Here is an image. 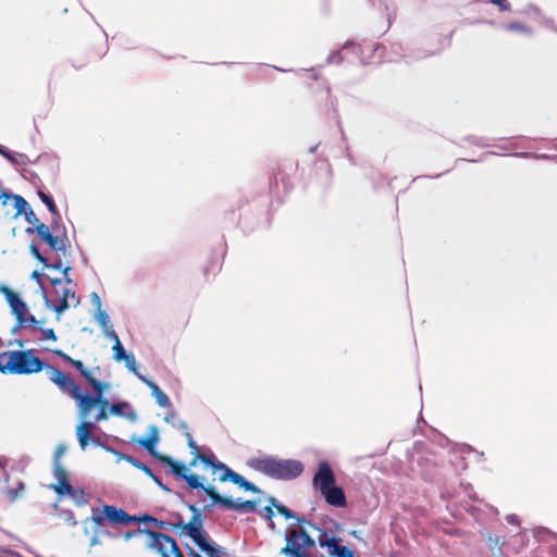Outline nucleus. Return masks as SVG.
Instances as JSON below:
<instances>
[{
	"label": "nucleus",
	"mask_w": 557,
	"mask_h": 557,
	"mask_svg": "<svg viewBox=\"0 0 557 557\" xmlns=\"http://www.w3.org/2000/svg\"><path fill=\"white\" fill-rule=\"evenodd\" d=\"M13 196L14 194L4 190L0 195V201H2L3 205H5L9 199H13Z\"/></svg>",
	"instance_id": "64"
},
{
	"label": "nucleus",
	"mask_w": 557,
	"mask_h": 557,
	"mask_svg": "<svg viewBox=\"0 0 557 557\" xmlns=\"http://www.w3.org/2000/svg\"><path fill=\"white\" fill-rule=\"evenodd\" d=\"M38 197L40 198V200L47 206L49 212L52 214V215H57V211L58 208L55 206V202L53 200V197L49 194H46L41 190H38Z\"/></svg>",
	"instance_id": "30"
},
{
	"label": "nucleus",
	"mask_w": 557,
	"mask_h": 557,
	"mask_svg": "<svg viewBox=\"0 0 557 557\" xmlns=\"http://www.w3.org/2000/svg\"><path fill=\"white\" fill-rule=\"evenodd\" d=\"M90 443L94 444V446H96V447H102L103 444H104L99 436H96V435H94L91 433H90V442H89V444Z\"/></svg>",
	"instance_id": "62"
},
{
	"label": "nucleus",
	"mask_w": 557,
	"mask_h": 557,
	"mask_svg": "<svg viewBox=\"0 0 557 557\" xmlns=\"http://www.w3.org/2000/svg\"><path fill=\"white\" fill-rule=\"evenodd\" d=\"M16 159H17V164H28V163H40V162H46V161H50L51 160V157L47 153L45 154H40L37 157V159L35 161H30V159L24 154V153H16Z\"/></svg>",
	"instance_id": "31"
},
{
	"label": "nucleus",
	"mask_w": 557,
	"mask_h": 557,
	"mask_svg": "<svg viewBox=\"0 0 557 557\" xmlns=\"http://www.w3.org/2000/svg\"><path fill=\"white\" fill-rule=\"evenodd\" d=\"M29 252L38 262H47V258L40 252L38 246L35 243L29 245Z\"/></svg>",
	"instance_id": "42"
},
{
	"label": "nucleus",
	"mask_w": 557,
	"mask_h": 557,
	"mask_svg": "<svg viewBox=\"0 0 557 557\" xmlns=\"http://www.w3.org/2000/svg\"><path fill=\"white\" fill-rule=\"evenodd\" d=\"M137 520V516H131L123 508L113 505H103L102 509L94 507L91 509V517L87 521H92L96 525L102 527L106 521L113 525H128Z\"/></svg>",
	"instance_id": "6"
},
{
	"label": "nucleus",
	"mask_w": 557,
	"mask_h": 557,
	"mask_svg": "<svg viewBox=\"0 0 557 557\" xmlns=\"http://www.w3.org/2000/svg\"><path fill=\"white\" fill-rule=\"evenodd\" d=\"M14 201V209L16 210V213L14 218H18L21 214H25L30 209L29 203L21 196V195H14L13 196Z\"/></svg>",
	"instance_id": "26"
},
{
	"label": "nucleus",
	"mask_w": 557,
	"mask_h": 557,
	"mask_svg": "<svg viewBox=\"0 0 557 557\" xmlns=\"http://www.w3.org/2000/svg\"><path fill=\"white\" fill-rule=\"evenodd\" d=\"M35 331L41 332L40 341H53L58 339L53 329L35 327Z\"/></svg>",
	"instance_id": "40"
},
{
	"label": "nucleus",
	"mask_w": 557,
	"mask_h": 557,
	"mask_svg": "<svg viewBox=\"0 0 557 557\" xmlns=\"http://www.w3.org/2000/svg\"><path fill=\"white\" fill-rule=\"evenodd\" d=\"M308 525H310L313 530L319 531L318 536V544L321 547V542H327L330 539H332L334 535L330 534L326 530L319 528L315 523H312L307 520L306 522Z\"/></svg>",
	"instance_id": "37"
},
{
	"label": "nucleus",
	"mask_w": 557,
	"mask_h": 557,
	"mask_svg": "<svg viewBox=\"0 0 557 557\" xmlns=\"http://www.w3.org/2000/svg\"><path fill=\"white\" fill-rule=\"evenodd\" d=\"M61 298H65L66 300L69 298H72L75 300L74 302V307H77L79 305V297L76 296L75 292H71L69 288H64L62 290V296Z\"/></svg>",
	"instance_id": "48"
},
{
	"label": "nucleus",
	"mask_w": 557,
	"mask_h": 557,
	"mask_svg": "<svg viewBox=\"0 0 557 557\" xmlns=\"http://www.w3.org/2000/svg\"><path fill=\"white\" fill-rule=\"evenodd\" d=\"M91 304L96 307L97 312L101 309V299L97 293L91 294Z\"/></svg>",
	"instance_id": "59"
},
{
	"label": "nucleus",
	"mask_w": 557,
	"mask_h": 557,
	"mask_svg": "<svg viewBox=\"0 0 557 557\" xmlns=\"http://www.w3.org/2000/svg\"><path fill=\"white\" fill-rule=\"evenodd\" d=\"M248 466L268 478L278 481H292L304 472V463L296 459H280L267 455L248 460Z\"/></svg>",
	"instance_id": "1"
},
{
	"label": "nucleus",
	"mask_w": 557,
	"mask_h": 557,
	"mask_svg": "<svg viewBox=\"0 0 557 557\" xmlns=\"http://www.w3.org/2000/svg\"><path fill=\"white\" fill-rule=\"evenodd\" d=\"M146 534L151 537L150 548L156 549L162 557H170V554L165 547V544L170 545V550L173 554V541L172 536L163 533H158L152 530L146 531Z\"/></svg>",
	"instance_id": "13"
},
{
	"label": "nucleus",
	"mask_w": 557,
	"mask_h": 557,
	"mask_svg": "<svg viewBox=\"0 0 557 557\" xmlns=\"http://www.w3.org/2000/svg\"><path fill=\"white\" fill-rule=\"evenodd\" d=\"M197 483L198 486L190 487L191 490H201L203 491L211 499V506H221L228 510H235L238 512H253L256 511L257 502L256 500H243L240 498H237L236 500H233L230 497L221 496L214 486L212 485H205L201 482V478L197 475Z\"/></svg>",
	"instance_id": "5"
},
{
	"label": "nucleus",
	"mask_w": 557,
	"mask_h": 557,
	"mask_svg": "<svg viewBox=\"0 0 557 557\" xmlns=\"http://www.w3.org/2000/svg\"><path fill=\"white\" fill-rule=\"evenodd\" d=\"M336 557H355V552L348 546L341 545Z\"/></svg>",
	"instance_id": "50"
},
{
	"label": "nucleus",
	"mask_w": 557,
	"mask_h": 557,
	"mask_svg": "<svg viewBox=\"0 0 557 557\" xmlns=\"http://www.w3.org/2000/svg\"><path fill=\"white\" fill-rule=\"evenodd\" d=\"M506 520H507V522H508V523H510V524H517V525H519V524H520V519H519V517H518L517 515H515V513H510V515H508V516L506 517Z\"/></svg>",
	"instance_id": "63"
},
{
	"label": "nucleus",
	"mask_w": 557,
	"mask_h": 557,
	"mask_svg": "<svg viewBox=\"0 0 557 557\" xmlns=\"http://www.w3.org/2000/svg\"><path fill=\"white\" fill-rule=\"evenodd\" d=\"M11 308L12 314L15 317L16 321L23 322L24 314H27V305L25 301L21 299L20 296H17L15 299L10 301L9 304Z\"/></svg>",
	"instance_id": "22"
},
{
	"label": "nucleus",
	"mask_w": 557,
	"mask_h": 557,
	"mask_svg": "<svg viewBox=\"0 0 557 557\" xmlns=\"http://www.w3.org/2000/svg\"><path fill=\"white\" fill-rule=\"evenodd\" d=\"M149 478H151V480L162 490L164 491L165 493H171L172 490L165 485L158 475H156L154 473H152V475H150Z\"/></svg>",
	"instance_id": "53"
},
{
	"label": "nucleus",
	"mask_w": 557,
	"mask_h": 557,
	"mask_svg": "<svg viewBox=\"0 0 557 557\" xmlns=\"http://www.w3.org/2000/svg\"><path fill=\"white\" fill-rule=\"evenodd\" d=\"M126 461L131 463L133 467L141 470L144 473H146L148 476L152 475V470L140 460L136 459L135 457H128L126 458Z\"/></svg>",
	"instance_id": "38"
},
{
	"label": "nucleus",
	"mask_w": 557,
	"mask_h": 557,
	"mask_svg": "<svg viewBox=\"0 0 557 557\" xmlns=\"http://www.w3.org/2000/svg\"><path fill=\"white\" fill-rule=\"evenodd\" d=\"M104 335L112 339L114 342V344L116 343V338H119L116 332L113 330V326L109 327L107 331L103 332Z\"/></svg>",
	"instance_id": "60"
},
{
	"label": "nucleus",
	"mask_w": 557,
	"mask_h": 557,
	"mask_svg": "<svg viewBox=\"0 0 557 557\" xmlns=\"http://www.w3.org/2000/svg\"><path fill=\"white\" fill-rule=\"evenodd\" d=\"M24 216H25L26 222L32 224L33 226H37V224H44L36 216L35 212L33 211L32 208L27 212H25Z\"/></svg>",
	"instance_id": "47"
},
{
	"label": "nucleus",
	"mask_w": 557,
	"mask_h": 557,
	"mask_svg": "<svg viewBox=\"0 0 557 557\" xmlns=\"http://www.w3.org/2000/svg\"><path fill=\"white\" fill-rule=\"evenodd\" d=\"M268 503L273 506L278 513H281L285 519H295L298 523H306L307 520L304 517H299L292 509L284 506L280 500H277L274 496H269L267 498Z\"/></svg>",
	"instance_id": "21"
},
{
	"label": "nucleus",
	"mask_w": 557,
	"mask_h": 557,
	"mask_svg": "<svg viewBox=\"0 0 557 557\" xmlns=\"http://www.w3.org/2000/svg\"><path fill=\"white\" fill-rule=\"evenodd\" d=\"M42 298H44L46 307L55 311L58 314H62L70 308L69 300H66L65 298H61L58 304H53L49 299L46 288H42Z\"/></svg>",
	"instance_id": "23"
},
{
	"label": "nucleus",
	"mask_w": 557,
	"mask_h": 557,
	"mask_svg": "<svg viewBox=\"0 0 557 557\" xmlns=\"http://www.w3.org/2000/svg\"><path fill=\"white\" fill-rule=\"evenodd\" d=\"M346 49H351L352 53L358 57L361 49H360V46L359 45H355L354 42H346L344 46H343V50H346Z\"/></svg>",
	"instance_id": "56"
},
{
	"label": "nucleus",
	"mask_w": 557,
	"mask_h": 557,
	"mask_svg": "<svg viewBox=\"0 0 557 557\" xmlns=\"http://www.w3.org/2000/svg\"><path fill=\"white\" fill-rule=\"evenodd\" d=\"M485 1L497 5L500 11H509L510 10V3L507 0H485Z\"/></svg>",
	"instance_id": "49"
},
{
	"label": "nucleus",
	"mask_w": 557,
	"mask_h": 557,
	"mask_svg": "<svg viewBox=\"0 0 557 557\" xmlns=\"http://www.w3.org/2000/svg\"><path fill=\"white\" fill-rule=\"evenodd\" d=\"M30 277H32L33 280H35V281L38 283V285H39V287H40V289H41V290H42V288H45V287H44V284H42V277H41V274H40L38 271H34V272L32 273Z\"/></svg>",
	"instance_id": "61"
},
{
	"label": "nucleus",
	"mask_w": 557,
	"mask_h": 557,
	"mask_svg": "<svg viewBox=\"0 0 557 557\" xmlns=\"http://www.w3.org/2000/svg\"><path fill=\"white\" fill-rule=\"evenodd\" d=\"M44 267L47 269H53V270H61L62 269V262L61 260H55L54 262H49L47 259V262H42Z\"/></svg>",
	"instance_id": "57"
},
{
	"label": "nucleus",
	"mask_w": 557,
	"mask_h": 557,
	"mask_svg": "<svg viewBox=\"0 0 557 557\" xmlns=\"http://www.w3.org/2000/svg\"><path fill=\"white\" fill-rule=\"evenodd\" d=\"M55 385L62 393L70 395L77 403L82 398L83 392L81 387L69 375L63 373V375L55 382Z\"/></svg>",
	"instance_id": "17"
},
{
	"label": "nucleus",
	"mask_w": 557,
	"mask_h": 557,
	"mask_svg": "<svg viewBox=\"0 0 557 557\" xmlns=\"http://www.w3.org/2000/svg\"><path fill=\"white\" fill-rule=\"evenodd\" d=\"M88 385L94 389V394L83 392L82 398L77 404L79 417L82 419H87L91 409L96 406L108 409L110 406L108 398L103 395L104 392L110 389V383L96 380Z\"/></svg>",
	"instance_id": "7"
},
{
	"label": "nucleus",
	"mask_w": 557,
	"mask_h": 557,
	"mask_svg": "<svg viewBox=\"0 0 557 557\" xmlns=\"http://www.w3.org/2000/svg\"><path fill=\"white\" fill-rule=\"evenodd\" d=\"M49 227L53 233H59L60 228L61 227L63 228L62 222H61V214L59 211H57V215H52V222Z\"/></svg>",
	"instance_id": "46"
},
{
	"label": "nucleus",
	"mask_w": 557,
	"mask_h": 557,
	"mask_svg": "<svg viewBox=\"0 0 557 557\" xmlns=\"http://www.w3.org/2000/svg\"><path fill=\"white\" fill-rule=\"evenodd\" d=\"M185 437L187 440V445L190 448V454L191 455L200 454L199 447H198L197 443L195 442V440L193 438V435L190 434L189 431H186Z\"/></svg>",
	"instance_id": "44"
},
{
	"label": "nucleus",
	"mask_w": 557,
	"mask_h": 557,
	"mask_svg": "<svg viewBox=\"0 0 557 557\" xmlns=\"http://www.w3.org/2000/svg\"><path fill=\"white\" fill-rule=\"evenodd\" d=\"M299 539L301 550H305L306 548H312L315 546V541L304 529H300L299 531Z\"/></svg>",
	"instance_id": "32"
},
{
	"label": "nucleus",
	"mask_w": 557,
	"mask_h": 557,
	"mask_svg": "<svg viewBox=\"0 0 557 557\" xmlns=\"http://www.w3.org/2000/svg\"><path fill=\"white\" fill-rule=\"evenodd\" d=\"M66 449L67 447L65 444H59L53 456V476L58 481V484L51 485V488L58 495L72 492V484L67 480V472L60 461V458L65 454Z\"/></svg>",
	"instance_id": "8"
},
{
	"label": "nucleus",
	"mask_w": 557,
	"mask_h": 557,
	"mask_svg": "<svg viewBox=\"0 0 557 557\" xmlns=\"http://www.w3.org/2000/svg\"><path fill=\"white\" fill-rule=\"evenodd\" d=\"M65 495L71 496L77 506H84L87 504V498L85 497V493L83 490L75 491L72 487L71 493H64L62 496H65Z\"/></svg>",
	"instance_id": "35"
},
{
	"label": "nucleus",
	"mask_w": 557,
	"mask_h": 557,
	"mask_svg": "<svg viewBox=\"0 0 557 557\" xmlns=\"http://www.w3.org/2000/svg\"><path fill=\"white\" fill-rule=\"evenodd\" d=\"M45 362L34 355L33 349L9 351L7 368L11 374H33L44 370Z\"/></svg>",
	"instance_id": "3"
},
{
	"label": "nucleus",
	"mask_w": 557,
	"mask_h": 557,
	"mask_svg": "<svg viewBox=\"0 0 557 557\" xmlns=\"http://www.w3.org/2000/svg\"><path fill=\"white\" fill-rule=\"evenodd\" d=\"M488 548L496 556H502V546L504 545V541L497 535H490L487 539Z\"/></svg>",
	"instance_id": "28"
},
{
	"label": "nucleus",
	"mask_w": 557,
	"mask_h": 557,
	"mask_svg": "<svg viewBox=\"0 0 557 557\" xmlns=\"http://www.w3.org/2000/svg\"><path fill=\"white\" fill-rule=\"evenodd\" d=\"M186 505L189 511L191 512V519L189 520L188 523H185L181 513L175 512L174 516L177 519V522L171 524V529L175 531L180 530V532L177 533L178 536L186 535L190 537L195 543L207 535L206 531L203 530L205 518L201 515L200 509L195 504Z\"/></svg>",
	"instance_id": "4"
},
{
	"label": "nucleus",
	"mask_w": 557,
	"mask_h": 557,
	"mask_svg": "<svg viewBox=\"0 0 557 557\" xmlns=\"http://www.w3.org/2000/svg\"><path fill=\"white\" fill-rule=\"evenodd\" d=\"M81 424L76 426V436L82 450H86L90 442V433L96 428L95 421L82 419Z\"/></svg>",
	"instance_id": "19"
},
{
	"label": "nucleus",
	"mask_w": 557,
	"mask_h": 557,
	"mask_svg": "<svg viewBox=\"0 0 557 557\" xmlns=\"http://www.w3.org/2000/svg\"><path fill=\"white\" fill-rule=\"evenodd\" d=\"M135 522L153 523L154 525L162 528V529H166V528L171 529V524H172L171 522L159 520L148 513H145L143 516H137V520H135Z\"/></svg>",
	"instance_id": "27"
},
{
	"label": "nucleus",
	"mask_w": 557,
	"mask_h": 557,
	"mask_svg": "<svg viewBox=\"0 0 557 557\" xmlns=\"http://www.w3.org/2000/svg\"><path fill=\"white\" fill-rule=\"evenodd\" d=\"M138 379L151 389V394L156 398L159 407L170 408L172 406L169 396L153 381L143 374H138Z\"/></svg>",
	"instance_id": "18"
},
{
	"label": "nucleus",
	"mask_w": 557,
	"mask_h": 557,
	"mask_svg": "<svg viewBox=\"0 0 557 557\" xmlns=\"http://www.w3.org/2000/svg\"><path fill=\"white\" fill-rule=\"evenodd\" d=\"M44 370L46 371L49 380L54 384L63 375L62 371L47 363H45Z\"/></svg>",
	"instance_id": "36"
},
{
	"label": "nucleus",
	"mask_w": 557,
	"mask_h": 557,
	"mask_svg": "<svg viewBox=\"0 0 557 557\" xmlns=\"http://www.w3.org/2000/svg\"><path fill=\"white\" fill-rule=\"evenodd\" d=\"M524 13L534 16V18H536V21L540 24H542L543 26L549 27V28L554 29L555 32H557V28L555 27L554 22L552 20H549V18L541 16L540 9L536 5L529 4L524 9Z\"/></svg>",
	"instance_id": "24"
},
{
	"label": "nucleus",
	"mask_w": 557,
	"mask_h": 557,
	"mask_svg": "<svg viewBox=\"0 0 557 557\" xmlns=\"http://www.w3.org/2000/svg\"><path fill=\"white\" fill-rule=\"evenodd\" d=\"M146 531H148V529L138 528L136 530H129V531L125 532L123 536H124L125 541H129L131 539H133L134 536H136L138 534H141V533L146 534Z\"/></svg>",
	"instance_id": "52"
},
{
	"label": "nucleus",
	"mask_w": 557,
	"mask_h": 557,
	"mask_svg": "<svg viewBox=\"0 0 557 557\" xmlns=\"http://www.w3.org/2000/svg\"><path fill=\"white\" fill-rule=\"evenodd\" d=\"M108 419V413L106 411V408H99L97 414L95 416V422L98 423L102 420H107Z\"/></svg>",
	"instance_id": "58"
},
{
	"label": "nucleus",
	"mask_w": 557,
	"mask_h": 557,
	"mask_svg": "<svg viewBox=\"0 0 557 557\" xmlns=\"http://www.w3.org/2000/svg\"><path fill=\"white\" fill-rule=\"evenodd\" d=\"M52 354L61 358L65 363L75 368L88 384L97 380L94 376L92 371L88 370L81 360L73 359L61 349H53Z\"/></svg>",
	"instance_id": "14"
},
{
	"label": "nucleus",
	"mask_w": 557,
	"mask_h": 557,
	"mask_svg": "<svg viewBox=\"0 0 557 557\" xmlns=\"http://www.w3.org/2000/svg\"><path fill=\"white\" fill-rule=\"evenodd\" d=\"M273 508L274 507L269 504V506L264 507L263 512L261 513V517L265 520L271 521L274 516Z\"/></svg>",
	"instance_id": "55"
},
{
	"label": "nucleus",
	"mask_w": 557,
	"mask_h": 557,
	"mask_svg": "<svg viewBox=\"0 0 557 557\" xmlns=\"http://www.w3.org/2000/svg\"><path fill=\"white\" fill-rule=\"evenodd\" d=\"M0 154L4 157L12 164H17L16 153L10 151L4 146L0 145Z\"/></svg>",
	"instance_id": "43"
},
{
	"label": "nucleus",
	"mask_w": 557,
	"mask_h": 557,
	"mask_svg": "<svg viewBox=\"0 0 557 557\" xmlns=\"http://www.w3.org/2000/svg\"><path fill=\"white\" fill-rule=\"evenodd\" d=\"M201 462L212 468V470L220 471L221 474L219 475L220 482H233L234 478L236 476L237 472H235L233 469H231L227 465L220 461L215 455H212V457H201Z\"/></svg>",
	"instance_id": "12"
},
{
	"label": "nucleus",
	"mask_w": 557,
	"mask_h": 557,
	"mask_svg": "<svg viewBox=\"0 0 557 557\" xmlns=\"http://www.w3.org/2000/svg\"><path fill=\"white\" fill-rule=\"evenodd\" d=\"M339 539L333 536L327 542H321V547L326 548L330 556L336 557L338 549L341 547L339 545Z\"/></svg>",
	"instance_id": "29"
},
{
	"label": "nucleus",
	"mask_w": 557,
	"mask_h": 557,
	"mask_svg": "<svg viewBox=\"0 0 557 557\" xmlns=\"http://www.w3.org/2000/svg\"><path fill=\"white\" fill-rule=\"evenodd\" d=\"M320 493L324 497L325 502L331 506L342 508L347 504L344 490L336 484L322 490Z\"/></svg>",
	"instance_id": "15"
},
{
	"label": "nucleus",
	"mask_w": 557,
	"mask_h": 557,
	"mask_svg": "<svg viewBox=\"0 0 557 557\" xmlns=\"http://www.w3.org/2000/svg\"><path fill=\"white\" fill-rule=\"evenodd\" d=\"M148 430V436L140 438L132 437V441L138 443L140 447L146 449L152 457L158 459L161 463L170 466V471L176 479L184 480L189 487L198 486L197 474L190 473L188 471V468L184 463L174 460L170 456L160 455L157 451L156 447L160 442L159 430L157 425L151 424L149 425Z\"/></svg>",
	"instance_id": "2"
},
{
	"label": "nucleus",
	"mask_w": 557,
	"mask_h": 557,
	"mask_svg": "<svg viewBox=\"0 0 557 557\" xmlns=\"http://www.w3.org/2000/svg\"><path fill=\"white\" fill-rule=\"evenodd\" d=\"M312 484L314 487L319 488L320 492L335 484V475L327 461H321L319 463V468L313 476Z\"/></svg>",
	"instance_id": "11"
},
{
	"label": "nucleus",
	"mask_w": 557,
	"mask_h": 557,
	"mask_svg": "<svg viewBox=\"0 0 557 557\" xmlns=\"http://www.w3.org/2000/svg\"><path fill=\"white\" fill-rule=\"evenodd\" d=\"M113 358L116 360V361H123V360H126L127 356L129 354H127L120 341V338H116V343L113 345Z\"/></svg>",
	"instance_id": "34"
},
{
	"label": "nucleus",
	"mask_w": 557,
	"mask_h": 557,
	"mask_svg": "<svg viewBox=\"0 0 557 557\" xmlns=\"http://www.w3.org/2000/svg\"><path fill=\"white\" fill-rule=\"evenodd\" d=\"M38 237L41 242L47 244L52 250L55 251H65L69 244L65 226H63L62 235H54L48 225L39 224Z\"/></svg>",
	"instance_id": "9"
},
{
	"label": "nucleus",
	"mask_w": 557,
	"mask_h": 557,
	"mask_svg": "<svg viewBox=\"0 0 557 557\" xmlns=\"http://www.w3.org/2000/svg\"><path fill=\"white\" fill-rule=\"evenodd\" d=\"M63 517L67 523L75 527L77 524V521L75 519V515L72 510H66L63 512Z\"/></svg>",
	"instance_id": "54"
},
{
	"label": "nucleus",
	"mask_w": 557,
	"mask_h": 557,
	"mask_svg": "<svg viewBox=\"0 0 557 557\" xmlns=\"http://www.w3.org/2000/svg\"><path fill=\"white\" fill-rule=\"evenodd\" d=\"M109 413L112 416L124 417L131 422H136L138 420L136 410L128 401L125 400L110 404Z\"/></svg>",
	"instance_id": "16"
},
{
	"label": "nucleus",
	"mask_w": 557,
	"mask_h": 557,
	"mask_svg": "<svg viewBox=\"0 0 557 557\" xmlns=\"http://www.w3.org/2000/svg\"><path fill=\"white\" fill-rule=\"evenodd\" d=\"M232 483L239 486L240 488H244L247 492H251L255 494H259L262 492L257 485L249 482L248 480H246L243 475H240L238 473L236 474V476L234 478Z\"/></svg>",
	"instance_id": "25"
},
{
	"label": "nucleus",
	"mask_w": 557,
	"mask_h": 557,
	"mask_svg": "<svg viewBox=\"0 0 557 557\" xmlns=\"http://www.w3.org/2000/svg\"><path fill=\"white\" fill-rule=\"evenodd\" d=\"M96 319H97L98 323L100 324V326L102 327L103 332L107 331L109 327L113 326L110 323L109 314L103 309H99V312H96Z\"/></svg>",
	"instance_id": "33"
},
{
	"label": "nucleus",
	"mask_w": 557,
	"mask_h": 557,
	"mask_svg": "<svg viewBox=\"0 0 557 557\" xmlns=\"http://www.w3.org/2000/svg\"><path fill=\"white\" fill-rule=\"evenodd\" d=\"M24 320H25V327H27V326H34V329L38 327L37 324L39 322L37 321L35 315L29 313L28 311H27V314H24Z\"/></svg>",
	"instance_id": "51"
},
{
	"label": "nucleus",
	"mask_w": 557,
	"mask_h": 557,
	"mask_svg": "<svg viewBox=\"0 0 557 557\" xmlns=\"http://www.w3.org/2000/svg\"><path fill=\"white\" fill-rule=\"evenodd\" d=\"M195 544L208 557H222L226 553L224 547L215 544L214 542L209 541L208 534L202 539L198 540L197 542H195Z\"/></svg>",
	"instance_id": "20"
},
{
	"label": "nucleus",
	"mask_w": 557,
	"mask_h": 557,
	"mask_svg": "<svg viewBox=\"0 0 557 557\" xmlns=\"http://www.w3.org/2000/svg\"><path fill=\"white\" fill-rule=\"evenodd\" d=\"M286 545L281 554L287 557H310L306 550L300 549L299 531L287 529L285 532Z\"/></svg>",
	"instance_id": "10"
},
{
	"label": "nucleus",
	"mask_w": 557,
	"mask_h": 557,
	"mask_svg": "<svg viewBox=\"0 0 557 557\" xmlns=\"http://www.w3.org/2000/svg\"><path fill=\"white\" fill-rule=\"evenodd\" d=\"M344 61V57L341 51H333L329 54L326 59L327 64H341Z\"/></svg>",
	"instance_id": "45"
},
{
	"label": "nucleus",
	"mask_w": 557,
	"mask_h": 557,
	"mask_svg": "<svg viewBox=\"0 0 557 557\" xmlns=\"http://www.w3.org/2000/svg\"><path fill=\"white\" fill-rule=\"evenodd\" d=\"M505 28L509 32H521L527 35H532V30L525 26L524 24H521L519 22H511L505 26Z\"/></svg>",
	"instance_id": "39"
},
{
	"label": "nucleus",
	"mask_w": 557,
	"mask_h": 557,
	"mask_svg": "<svg viewBox=\"0 0 557 557\" xmlns=\"http://www.w3.org/2000/svg\"><path fill=\"white\" fill-rule=\"evenodd\" d=\"M124 361H125V366L128 369V371L134 373L138 377V374H140V373L137 371V362H136L134 355L129 354L127 356L126 360H124Z\"/></svg>",
	"instance_id": "41"
}]
</instances>
